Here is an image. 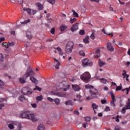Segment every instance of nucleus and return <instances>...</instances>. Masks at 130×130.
I'll return each mask as SVG.
<instances>
[{
    "label": "nucleus",
    "instance_id": "obj_1",
    "mask_svg": "<svg viewBox=\"0 0 130 130\" xmlns=\"http://www.w3.org/2000/svg\"><path fill=\"white\" fill-rule=\"evenodd\" d=\"M20 116L21 118H26V119H30L33 122H35L38 121V119L35 117L34 114H30L29 111L23 112L21 114Z\"/></svg>",
    "mask_w": 130,
    "mask_h": 130
},
{
    "label": "nucleus",
    "instance_id": "obj_2",
    "mask_svg": "<svg viewBox=\"0 0 130 130\" xmlns=\"http://www.w3.org/2000/svg\"><path fill=\"white\" fill-rule=\"evenodd\" d=\"M34 75V72L32 71V69H30L27 70V72L24 74L23 75V78H19V82L21 84H26V80H27V78L30 77L31 76H33Z\"/></svg>",
    "mask_w": 130,
    "mask_h": 130
},
{
    "label": "nucleus",
    "instance_id": "obj_3",
    "mask_svg": "<svg viewBox=\"0 0 130 130\" xmlns=\"http://www.w3.org/2000/svg\"><path fill=\"white\" fill-rule=\"evenodd\" d=\"M80 78L82 81H83L85 83H88L90 81V79H91V75H90L89 72H86L81 75Z\"/></svg>",
    "mask_w": 130,
    "mask_h": 130
},
{
    "label": "nucleus",
    "instance_id": "obj_4",
    "mask_svg": "<svg viewBox=\"0 0 130 130\" xmlns=\"http://www.w3.org/2000/svg\"><path fill=\"white\" fill-rule=\"evenodd\" d=\"M73 48H74V43L73 42H69L66 46L65 52L67 54L72 53L73 51Z\"/></svg>",
    "mask_w": 130,
    "mask_h": 130
},
{
    "label": "nucleus",
    "instance_id": "obj_5",
    "mask_svg": "<svg viewBox=\"0 0 130 130\" xmlns=\"http://www.w3.org/2000/svg\"><path fill=\"white\" fill-rule=\"evenodd\" d=\"M21 92L22 95H31L33 93V91L29 87H23Z\"/></svg>",
    "mask_w": 130,
    "mask_h": 130
},
{
    "label": "nucleus",
    "instance_id": "obj_6",
    "mask_svg": "<svg viewBox=\"0 0 130 130\" xmlns=\"http://www.w3.org/2000/svg\"><path fill=\"white\" fill-rule=\"evenodd\" d=\"M23 11L24 12H27L29 15H35L37 13V11L31 9L30 8H23Z\"/></svg>",
    "mask_w": 130,
    "mask_h": 130
},
{
    "label": "nucleus",
    "instance_id": "obj_7",
    "mask_svg": "<svg viewBox=\"0 0 130 130\" xmlns=\"http://www.w3.org/2000/svg\"><path fill=\"white\" fill-rule=\"evenodd\" d=\"M82 65L84 67H92L93 66V62L89 61V59L86 58L84 59Z\"/></svg>",
    "mask_w": 130,
    "mask_h": 130
},
{
    "label": "nucleus",
    "instance_id": "obj_8",
    "mask_svg": "<svg viewBox=\"0 0 130 130\" xmlns=\"http://www.w3.org/2000/svg\"><path fill=\"white\" fill-rule=\"evenodd\" d=\"M89 93L92 98H98L99 92L96 90H95V91L89 90Z\"/></svg>",
    "mask_w": 130,
    "mask_h": 130
},
{
    "label": "nucleus",
    "instance_id": "obj_9",
    "mask_svg": "<svg viewBox=\"0 0 130 130\" xmlns=\"http://www.w3.org/2000/svg\"><path fill=\"white\" fill-rule=\"evenodd\" d=\"M107 49L109 51L112 52L114 50V48L112 46V44L111 42H108L107 43Z\"/></svg>",
    "mask_w": 130,
    "mask_h": 130
},
{
    "label": "nucleus",
    "instance_id": "obj_10",
    "mask_svg": "<svg viewBox=\"0 0 130 130\" xmlns=\"http://www.w3.org/2000/svg\"><path fill=\"white\" fill-rule=\"evenodd\" d=\"M79 29V23H76L75 24H73L72 26L71 30L72 32H75V31H77Z\"/></svg>",
    "mask_w": 130,
    "mask_h": 130
},
{
    "label": "nucleus",
    "instance_id": "obj_11",
    "mask_svg": "<svg viewBox=\"0 0 130 130\" xmlns=\"http://www.w3.org/2000/svg\"><path fill=\"white\" fill-rule=\"evenodd\" d=\"M123 72L124 73L122 74V76H123L124 79H126V81H127V82H129V79H128L129 75H128V74H126V72L125 70H123Z\"/></svg>",
    "mask_w": 130,
    "mask_h": 130
},
{
    "label": "nucleus",
    "instance_id": "obj_12",
    "mask_svg": "<svg viewBox=\"0 0 130 130\" xmlns=\"http://www.w3.org/2000/svg\"><path fill=\"white\" fill-rule=\"evenodd\" d=\"M36 6L39 8V11L43 10V5H42L41 3L38 2L36 4Z\"/></svg>",
    "mask_w": 130,
    "mask_h": 130
},
{
    "label": "nucleus",
    "instance_id": "obj_13",
    "mask_svg": "<svg viewBox=\"0 0 130 130\" xmlns=\"http://www.w3.org/2000/svg\"><path fill=\"white\" fill-rule=\"evenodd\" d=\"M30 81H31V82L32 83H34V84H35V85H37L39 83V81L34 77H30Z\"/></svg>",
    "mask_w": 130,
    "mask_h": 130
},
{
    "label": "nucleus",
    "instance_id": "obj_14",
    "mask_svg": "<svg viewBox=\"0 0 130 130\" xmlns=\"http://www.w3.org/2000/svg\"><path fill=\"white\" fill-rule=\"evenodd\" d=\"M72 88L74 91H80L81 90V88L80 86L77 85H72Z\"/></svg>",
    "mask_w": 130,
    "mask_h": 130
},
{
    "label": "nucleus",
    "instance_id": "obj_15",
    "mask_svg": "<svg viewBox=\"0 0 130 130\" xmlns=\"http://www.w3.org/2000/svg\"><path fill=\"white\" fill-rule=\"evenodd\" d=\"M64 104H66V105H71L72 106L74 105V102L71 100H68L64 102Z\"/></svg>",
    "mask_w": 130,
    "mask_h": 130
},
{
    "label": "nucleus",
    "instance_id": "obj_16",
    "mask_svg": "<svg viewBox=\"0 0 130 130\" xmlns=\"http://www.w3.org/2000/svg\"><path fill=\"white\" fill-rule=\"evenodd\" d=\"M100 49H97L96 50H95V54H96V55H95V57H96V58L100 57Z\"/></svg>",
    "mask_w": 130,
    "mask_h": 130
},
{
    "label": "nucleus",
    "instance_id": "obj_17",
    "mask_svg": "<svg viewBox=\"0 0 130 130\" xmlns=\"http://www.w3.org/2000/svg\"><path fill=\"white\" fill-rule=\"evenodd\" d=\"M89 39H90V37L88 36H87L84 39H83V42L85 43V44H87V43H89L90 41H89Z\"/></svg>",
    "mask_w": 130,
    "mask_h": 130
},
{
    "label": "nucleus",
    "instance_id": "obj_18",
    "mask_svg": "<svg viewBox=\"0 0 130 130\" xmlns=\"http://www.w3.org/2000/svg\"><path fill=\"white\" fill-rule=\"evenodd\" d=\"M105 64H106V63H105V62L102 61L101 59L99 60V66L100 68L103 67V66H104Z\"/></svg>",
    "mask_w": 130,
    "mask_h": 130
},
{
    "label": "nucleus",
    "instance_id": "obj_19",
    "mask_svg": "<svg viewBox=\"0 0 130 130\" xmlns=\"http://www.w3.org/2000/svg\"><path fill=\"white\" fill-rule=\"evenodd\" d=\"M54 63H55V68L56 70H58L59 69V66H60V62H59V61H57L56 62H54Z\"/></svg>",
    "mask_w": 130,
    "mask_h": 130
},
{
    "label": "nucleus",
    "instance_id": "obj_20",
    "mask_svg": "<svg viewBox=\"0 0 130 130\" xmlns=\"http://www.w3.org/2000/svg\"><path fill=\"white\" fill-rule=\"evenodd\" d=\"M26 35L28 39H31V38H32V35L31 34V32L29 31H26Z\"/></svg>",
    "mask_w": 130,
    "mask_h": 130
},
{
    "label": "nucleus",
    "instance_id": "obj_21",
    "mask_svg": "<svg viewBox=\"0 0 130 130\" xmlns=\"http://www.w3.org/2000/svg\"><path fill=\"white\" fill-rule=\"evenodd\" d=\"M68 28V26L64 25H61L59 28L60 31L62 32V31H64L66 29Z\"/></svg>",
    "mask_w": 130,
    "mask_h": 130
},
{
    "label": "nucleus",
    "instance_id": "obj_22",
    "mask_svg": "<svg viewBox=\"0 0 130 130\" xmlns=\"http://www.w3.org/2000/svg\"><path fill=\"white\" fill-rule=\"evenodd\" d=\"M5 60V57H4V55L3 54L0 53V63H2L4 62Z\"/></svg>",
    "mask_w": 130,
    "mask_h": 130
},
{
    "label": "nucleus",
    "instance_id": "obj_23",
    "mask_svg": "<svg viewBox=\"0 0 130 130\" xmlns=\"http://www.w3.org/2000/svg\"><path fill=\"white\" fill-rule=\"evenodd\" d=\"M51 92L53 93V95H56L59 97H60L62 95V93L61 92H53V91H51Z\"/></svg>",
    "mask_w": 130,
    "mask_h": 130
},
{
    "label": "nucleus",
    "instance_id": "obj_24",
    "mask_svg": "<svg viewBox=\"0 0 130 130\" xmlns=\"http://www.w3.org/2000/svg\"><path fill=\"white\" fill-rule=\"evenodd\" d=\"M38 130H45V127L43 124L40 125L38 127Z\"/></svg>",
    "mask_w": 130,
    "mask_h": 130
},
{
    "label": "nucleus",
    "instance_id": "obj_25",
    "mask_svg": "<svg viewBox=\"0 0 130 130\" xmlns=\"http://www.w3.org/2000/svg\"><path fill=\"white\" fill-rule=\"evenodd\" d=\"M122 89V84H120V86H117L116 88V91H120Z\"/></svg>",
    "mask_w": 130,
    "mask_h": 130
},
{
    "label": "nucleus",
    "instance_id": "obj_26",
    "mask_svg": "<svg viewBox=\"0 0 130 130\" xmlns=\"http://www.w3.org/2000/svg\"><path fill=\"white\" fill-rule=\"evenodd\" d=\"M36 90H38V91H39V92H41V90H42V88H41V87H39V86L36 85L35 86V88H34V91H35Z\"/></svg>",
    "mask_w": 130,
    "mask_h": 130
},
{
    "label": "nucleus",
    "instance_id": "obj_27",
    "mask_svg": "<svg viewBox=\"0 0 130 130\" xmlns=\"http://www.w3.org/2000/svg\"><path fill=\"white\" fill-rule=\"evenodd\" d=\"M4 100H5L4 99H0V109H2V108H3L4 106H5V105H4L3 104H2V102H3Z\"/></svg>",
    "mask_w": 130,
    "mask_h": 130
},
{
    "label": "nucleus",
    "instance_id": "obj_28",
    "mask_svg": "<svg viewBox=\"0 0 130 130\" xmlns=\"http://www.w3.org/2000/svg\"><path fill=\"white\" fill-rule=\"evenodd\" d=\"M2 46H4L5 48H9V43L5 42L2 43Z\"/></svg>",
    "mask_w": 130,
    "mask_h": 130
},
{
    "label": "nucleus",
    "instance_id": "obj_29",
    "mask_svg": "<svg viewBox=\"0 0 130 130\" xmlns=\"http://www.w3.org/2000/svg\"><path fill=\"white\" fill-rule=\"evenodd\" d=\"M19 100L20 101H24V100H26V98L24 95H21L19 97Z\"/></svg>",
    "mask_w": 130,
    "mask_h": 130
},
{
    "label": "nucleus",
    "instance_id": "obj_30",
    "mask_svg": "<svg viewBox=\"0 0 130 130\" xmlns=\"http://www.w3.org/2000/svg\"><path fill=\"white\" fill-rule=\"evenodd\" d=\"M86 89H94V86L87 84L85 85Z\"/></svg>",
    "mask_w": 130,
    "mask_h": 130
},
{
    "label": "nucleus",
    "instance_id": "obj_31",
    "mask_svg": "<svg viewBox=\"0 0 130 130\" xmlns=\"http://www.w3.org/2000/svg\"><path fill=\"white\" fill-rule=\"evenodd\" d=\"M92 108H93V110L94 109H97V108H98V105H96L95 103H93L92 104Z\"/></svg>",
    "mask_w": 130,
    "mask_h": 130
},
{
    "label": "nucleus",
    "instance_id": "obj_32",
    "mask_svg": "<svg viewBox=\"0 0 130 130\" xmlns=\"http://www.w3.org/2000/svg\"><path fill=\"white\" fill-rule=\"evenodd\" d=\"M72 12L73 13V15L75 16V17H76V18H78V17H79V14H78V13L76 12L75 10H72Z\"/></svg>",
    "mask_w": 130,
    "mask_h": 130
},
{
    "label": "nucleus",
    "instance_id": "obj_33",
    "mask_svg": "<svg viewBox=\"0 0 130 130\" xmlns=\"http://www.w3.org/2000/svg\"><path fill=\"white\" fill-rule=\"evenodd\" d=\"M47 2L51 4V5H54L55 4V0H47Z\"/></svg>",
    "mask_w": 130,
    "mask_h": 130
},
{
    "label": "nucleus",
    "instance_id": "obj_34",
    "mask_svg": "<svg viewBox=\"0 0 130 130\" xmlns=\"http://www.w3.org/2000/svg\"><path fill=\"white\" fill-rule=\"evenodd\" d=\"M101 82L103 84H106L107 80L105 78H102L101 79Z\"/></svg>",
    "mask_w": 130,
    "mask_h": 130
},
{
    "label": "nucleus",
    "instance_id": "obj_35",
    "mask_svg": "<svg viewBox=\"0 0 130 130\" xmlns=\"http://www.w3.org/2000/svg\"><path fill=\"white\" fill-rule=\"evenodd\" d=\"M36 99L38 101H41V100L43 99V98H42V95L38 96H37Z\"/></svg>",
    "mask_w": 130,
    "mask_h": 130
},
{
    "label": "nucleus",
    "instance_id": "obj_36",
    "mask_svg": "<svg viewBox=\"0 0 130 130\" xmlns=\"http://www.w3.org/2000/svg\"><path fill=\"white\" fill-rule=\"evenodd\" d=\"M9 46H15V43L14 42H12L11 43H10V42H8V47H9Z\"/></svg>",
    "mask_w": 130,
    "mask_h": 130
},
{
    "label": "nucleus",
    "instance_id": "obj_37",
    "mask_svg": "<svg viewBox=\"0 0 130 130\" xmlns=\"http://www.w3.org/2000/svg\"><path fill=\"white\" fill-rule=\"evenodd\" d=\"M4 86H5V83L0 79V88H3Z\"/></svg>",
    "mask_w": 130,
    "mask_h": 130
},
{
    "label": "nucleus",
    "instance_id": "obj_38",
    "mask_svg": "<svg viewBox=\"0 0 130 130\" xmlns=\"http://www.w3.org/2000/svg\"><path fill=\"white\" fill-rule=\"evenodd\" d=\"M11 51H12L11 49H9V48L5 49V52H6L7 53H10Z\"/></svg>",
    "mask_w": 130,
    "mask_h": 130
},
{
    "label": "nucleus",
    "instance_id": "obj_39",
    "mask_svg": "<svg viewBox=\"0 0 130 130\" xmlns=\"http://www.w3.org/2000/svg\"><path fill=\"white\" fill-rule=\"evenodd\" d=\"M116 101H111V106H113V107H115V102Z\"/></svg>",
    "mask_w": 130,
    "mask_h": 130
},
{
    "label": "nucleus",
    "instance_id": "obj_40",
    "mask_svg": "<svg viewBox=\"0 0 130 130\" xmlns=\"http://www.w3.org/2000/svg\"><path fill=\"white\" fill-rule=\"evenodd\" d=\"M79 55H82V56H85V52H84V51L81 50L79 52Z\"/></svg>",
    "mask_w": 130,
    "mask_h": 130
},
{
    "label": "nucleus",
    "instance_id": "obj_41",
    "mask_svg": "<svg viewBox=\"0 0 130 130\" xmlns=\"http://www.w3.org/2000/svg\"><path fill=\"white\" fill-rule=\"evenodd\" d=\"M125 90L126 91V94L128 95V92H129L128 88H125V89H122V91L124 92V91H125Z\"/></svg>",
    "mask_w": 130,
    "mask_h": 130
},
{
    "label": "nucleus",
    "instance_id": "obj_42",
    "mask_svg": "<svg viewBox=\"0 0 130 130\" xmlns=\"http://www.w3.org/2000/svg\"><path fill=\"white\" fill-rule=\"evenodd\" d=\"M105 99H106L105 98L104 100H102L101 101L102 104H106V103H107V101Z\"/></svg>",
    "mask_w": 130,
    "mask_h": 130
},
{
    "label": "nucleus",
    "instance_id": "obj_43",
    "mask_svg": "<svg viewBox=\"0 0 130 130\" xmlns=\"http://www.w3.org/2000/svg\"><path fill=\"white\" fill-rule=\"evenodd\" d=\"M79 34L80 35H84V34H85V30H84V29L80 30V31H79Z\"/></svg>",
    "mask_w": 130,
    "mask_h": 130
},
{
    "label": "nucleus",
    "instance_id": "obj_44",
    "mask_svg": "<svg viewBox=\"0 0 130 130\" xmlns=\"http://www.w3.org/2000/svg\"><path fill=\"white\" fill-rule=\"evenodd\" d=\"M85 121H91V118L89 116H87L85 118Z\"/></svg>",
    "mask_w": 130,
    "mask_h": 130
},
{
    "label": "nucleus",
    "instance_id": "obj_45",
    "mask_svg": "<svg viewBox=\"0 0 130 130\" xmlns=\"http://www.w3.org/2000/svg\"><path fill=\"white\" fill-rule=\"evenodd\" d=\"M76 21H77V18L70 19V23H71V24H73L74 22H76Z\"/></svg>",
    "mask_w": 130,
    "mask_h": 130
},
{
    "label": "nucleus",
    "instance_id": "obj_46",
    "mask_svg": "<svg viewBox=\"0 0 130 130\" xmlns=\"http://www.w3.org/2000/svg\"><path fill=\"white\" fill-rule=\"evenodd\" d=\"M111 98L112 101H116V99H115V96H114V94L113 93H111Z\"/></svg>",
    "mask_w": 130,
    "mask_h": 130
},
{
    "label": "nucleus",
    "instance_id": "obj_47",
    "mask_svg": "<svg viewBox=\"0 0 130 130\" xmlns=\"http://www.w3.org/2000/svg\"><path fill=\"white\" fill-rule=\"evenodd\" d=\"M54 101H55V102L57 105H58L59 104V99H56Z\"/></svg>",
    "mask_w": 130,
    "mask_h": 130
},
{
    "label": "nucleus",
    "instance_id": "obj_48",
    "mask_svg": "<svg viewBox=\"0 0 130 130\" xmlns=\"http://www.w3.org/2000/svg\"><path fill=\"white\" fill-rule=\"evenodd\" d=\"M8 127H9V128L10 129H14V125L13 124H10L9 125H8Z\"/></svg>",
    "mask_w": 130,
    "mask_h": 130
},
{
    "label": "nucleus",
    "instance_id": "obj_49",
    "mask_svg": "<svg viewBox=\"0 0 130 130\" xmlns=\"http://www.w3.org/2000/svg\"><path fill=\"white\" fill-rule=\"evenodd\" d=\"M125 108H126V109H130V104L127 103L125 106Z\"/></svg>",
    "mask_w": 130,
    "mask_h": 130
},
{
    "label": "nucleus",
    "instance_id": "obj_50",
    "mask_svg": "<svg viewBox=\"0 0 130 130\" xmlns=\"http://www.w3.org/2000/svg\"><path fill=\"white\" fill-rule=\"evenodd\" d=\"M54 32H55V28L53 27L51 30V34H54Z\"/></svg>",
    "mask_w": 130,
    "mask_h": 130
},
{
    "label": "nucleus",
    "instance_id": "obj_51",
    "mask_svg": "<svg viewBox=\"0 0 130 130\" xmlns=\"http://www.w3.org/2000/svg\"><path fill=\"white\" fill-rule=\"evenodd\" d=\"M47 100H48V101H50V102H53V101H54V100H53V99H52V98H49V97H48L47 98Z\"/></svg>",
    "mask_w": 130,
    "mask_h": 130
},
{
    "label": "nucleus",
    "instance_id": "obj_52",
    "mask_svg": "<svg viewBox=\"0 0 130 130\" xmlns=\"http://www.w3.org/2000/svg\"><path fill=\"white\" fill-rule=\"evenodd\" d=\"M29 22H30V19H28L27 20L21 22V24H27V23H29Z\"/></svg>",
    "mask_w": 130,
    "mask_h": 130
},
{
    "label": "nucleus",
    "instance_id": "obj_53",
    "mask_svg": "<svg viewBox=\"0 0 130 130\" xmlns=\"http://www.w3.org/2000/svg\"><path fill=\"white\" fill-rule=\"evenodd\" d=\"M31 105L32 107H33V108H36L37 107V105L36 104V103L31 104Z\"/></svg>",
    "mask_w": 130,
    "mask_h": 130
},
{
    "label": "nucleus",
    "instance_id": "obj_54",
    "mask_svg": "<svg viewBox=\"0 0 130 130\" xmlns=\"http://www.w3.org/2000/svg\"><path fill=\"white\" fill-rule=\"evenodd\" d=\"M105 111H110V109L109 108V107L108 106H106V108L105 109Z\"/></svg>",
    "mask_w": 130,
    "mask_h": 130
},
{
    "label": "nucleus",
    "instance_id": "obj_55",
    "mask_svg": "<svg viewBox=\"0 0 130 130\" xmlns=\"http://www.w3.org/2000/svg\"><path fill=\"white\" fill-rule=\"evenodd\" d=\"M125 110H126V108L125 107L123 108L121 110L122 113H125Z\"/></svg>",
    "mask_w": 130,
    "mask_h": 130
},
{
    "label": "nucleus",
    "instance_id": "obj_56",
    "mask_svg": "<svg viewBox=\"0 0 130 130\" xmlns=\"http://www.w3.org/2000/svg\"><path fill=\"white\" fill-rule=\"evenodd\" d=\"M90 38H91V39H93V40L95 39V35H94L93 33H92V34L91 35V36H90Z\"/></svg>",
    "mask_w": 130,
    "mask_h": 130
},
{
    "label": "nucleus",
    "instance_id": "obj_57",
    "mask_svg": "<svg viewBox=\"0 0 130 130\" xmlns=\"http://www.w3.org/2000/svg\"><path fill=\"white\" fill-rule=\"evenodd\" d=\"M114 130H120V127L119 126H116L114 128Z\"/></svg>",
    "mask_w": 130,
    "mask_h": 130
},
{
    "label": "nucleus",
    "instance_id": "obj_58",
    "mask_svg": "<svg viewBox=\"0 0 130 130\" xmlns=\"http://www.w3.org/2000/svg\"><path fill=\"white\" fill-rule=\"evenodd\" d=\"M3 41H5V38L2 37L0 38V43H2Z\"/></svg>",
    "mask_w": 130,
    "mask_h": 130
},
{
    "label": "nucleus",
    "instance_id": "obj_59",
    "mask_svg": "<svg viewBox=\"0 0 130 130\" xmlns=\"http://www.w3.org/2000/svg\"><path fill=\"white\" fill-rule=\"evenodd\" d=\"M10 34H11V35H15L16 32H15V31H10Z\"/></svg>",
    "mask_w": 130,
    "mask_h": 130
},
{
    "label": "nucleus",
    "instance_id": "obj_60",
    "mask_svg": "<svg viewBox=\"0 0 130 130\" xmlns=\"http://www.w3.org/2000/svg\"><path fill=\"white\" fill-rule=\"evenodd\" d=\"M53 41V39H48L46 40V42H52Z\"/></svg>",
    "mask_w": 130,
    "mask_h": 130
},
{
    "label": "nucleus",
    "instance_id": "obj_61",
    "mask_svg": "<svg viewBox=\"0 0 130 130\" xmlns=\"http://www.w3.org/2000/svg\"><path fill=\"white\" fill-rule=\"evenodd\" d=\"M56 49L57 50V51H58V52H60V51H61V48H60V47H57L56 48Z\"/></svg>",
    "mask_w": 130,
    "mask_h": 130
},
{
    "label": "nucleus",
    "instance_id": "obj_62",
    "mask_svg": "<svg viewBox=\"0 0 130 130\" xmlns=\"http://www.w3.org/2000/svg\"><path fill=\"white\" fill-rule=\"evenodd\" d=\"M21 128H22V125L21 124H18V130H21Z\"/></svg>",
    "mask_w": 130,
    "mask_h": 130
},
{
    "label": "nucleus",
    "instance_id": "obj_63",
    "mask_svg": "<svg viewBox=\"0 0 130 130\" xmlns=\"http://www.w3.org/2000/svg\"><path fill=\"white\" fill-rule=\"evenodd\" d=\"M76 96L77 97V98H79V99L82 98V95H81L80 94H77Z\"/></svg>",
    "mask_w": 130,
    "mask_h": 130
},
{
    "label": "nucleus",
    "instance_id": "obj_64",
    "mask_svg": "<svg viewBox=\"0 0 130 130\" xmlns=\"http://www.w3.org/2000/svg\"><path fill=\"white\" fill-rule=\"evenodd\" d=\"M74 113H75V114H77V115H79V114H80V113H79V111H74Z\"/></svg>",
    "mask_w": 130,
    "mask_h": 130
}]
</instances>
